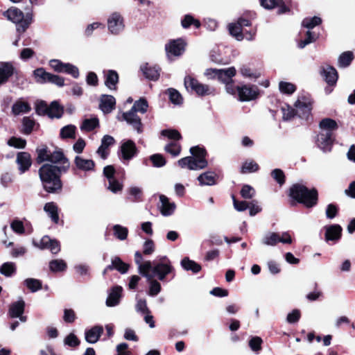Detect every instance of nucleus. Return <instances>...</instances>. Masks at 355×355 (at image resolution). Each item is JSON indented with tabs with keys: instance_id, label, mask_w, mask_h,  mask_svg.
<instances>
[{
	"instance_id": "f257e3e1",
	"label": "nucleus",
	"mask_w": 355,
	"mask_h": 355,
	"mask_svg": "<svg viewBox=\"0 0 355 355\" xmlns=\"http://www.w3.org/2000/svg\"><path fill=\"white\" fill-rule=\"evenodd\" d=\"M58 166L50 164L42 165L39 169V175L45 191L49 193H58L62 189V182Z\"/></svg>"
},
{
	"instance_id": "f03ea898",
	"label": "nucleus",
	"mask_w": 355,
	"mask_h": 355,
	"mask_svg": "<svg viewBox=\"0 0 355 355\" xmlns=\"http://www.w3.org/2000/svg\"><path fill=\"white\" fill-rule=\"evenodd\" d=\"M289 196L307 208H311L318 203V191L315 188L309 189L301 184H295L290 188Z\"/></svg>"
},
{
	"instance_id": "7ed1b4c3",
	"label": "nucleus",
	"mask_w": 355,
	"mask_h": 355,
	"mask_svg": "<svg viewBox=\"0 0 355 355\" xmlns=\"http://www.w3.org/2000/svg\"><path fill=\"white\" fill-rule=\"evenodd\" d=\"M190 153L192 154V156H188L178 160V165L181 168L198 171L207 166L208 162L205 159L206 151L204 148L198 146L191 147Z\"/></svg>"
},
{
	"instance_id": "20e7f679",
	"label": "nucleus",
	"mask_w": 355,
	"mask_h": 355,
	"mask_svg": "<svg viewBox=\"0 0 355 355\" xmlns=\"http://www.w3.org/2000/svg\"><path fill=\"white\" fill-rule=\"evenodd\" d=\"M150 270L153 272L154 275H156L159 280L163 281L168 275L174 270V268L168 257L163 256L160 257L157 261L153 262V266H152Z\"/></svg>"
},
{
	"instance_id": "39448f33",
	"label": "nucleus",
	"mask_w": 355,
	"mask_h": 355,
	"mask_svg": "<svg viewBox=\"0 0 355 355\" xmlns=\"http://www.w3.org/2000/svg\"><path fill=\"white\" fill-rule=\"evenodd\" d=\"M184 83L187 91L195 92L198 96L209 95L214 92L208 85L200 83L189 75L185 76Z\"/></svg>"
},
{
	"instance_id": "423d86ee",
	"label": "nucleus",
	"mask_w": 355,
	"mask_h": 355,
	"mask_svg": "<svg viewBox=\"0 0 355 355\" xmlns=\"http://www.w3.org/2000/svg\"><path fill=\"white\" fill-rule=\"evenodd\" d=\"M3 15L10 21L19 24L17 27L18 32L23 33L28 28L30 21L28 19H24V13L21 10L15 7H12L3 12Z\"/></svg>"
},
{
	"instance_id": "0eeeda50",
	"label": "nucleus",
	"mask_w": 355,
	"mask_h": 355,
	"mask_svg": "<svg viewBox=\"0 0 355 355\" xmlns=\"http://www.w3.org/2000/svg\"><path fill=\"white\" fill-rule=\"evenodd\" d=\"M237 96L241 101H249L254 99L258 96V89L254 85H244L237 86Z\"/></svg>"
},
{
	"instance_id": "6e6552de",
	"label": "nucleus",
	"mask_w": 355,
	"mask_h": 355,
	"mask_svg": "<svg viewBox=\"0 0 355 355\" xmlns=\"http://www.w3.org/2000/svg\"><path fill=\"white\" fill-rule=\"evenodd\" d=\"M49 162L53 164H60V166H58V171H60V173H66L70 166V163L68 159L64 156L61 150H55L53 153L51 152Z\"/></svg>"
},
{
	"instance_id": "1a4fd4ad",
	"label": "nucleus",
	"mask_w": 355,
	"mask_h": 355,
	"mask_svg": "<svg viewBox=\"0 0 355 355\" xmlns=\"http://www.w3.org/2000/svg\"><path fill=\"white\" fill-rule=\"evenodd\" d=\"M107 28L112 34H119L124 28L123 19L118 12L112 13L107 19Z\"/></svg>"
},
{
	"instance_id": "9d476101",
	"label": "nucleus",
	"mask_w": 355,
	"mask_h": 355,
	"mask_svg": "<svg viewBox=\"0 0 355 355\" xmlns=\"http://www.w3.org/2000/svg\"><path fill=\"white\" fill-rule=\"evenodd\" d=\"M143 257L139 252H136L135 254V261L138 266L139 272L147 279H151L153 275L150 273L152 268V263L150 261H146L142 263Z\"/></svg>"
},
{
	"instance_id": "9b49d317",
	"label": "nucleus",
	"mask_w": 355,
	"mask_h": 355,
	"mask_svg": "<svg viewBox=\"0 0 355 355\" xmlns=\"http://www.w3.org/2000/svg\"><path fill=\"white\" fill-rule=\"evenodd\" d=\"M185 44L181 39L170 41L165 46L166 55L168 58L171 56H179L184 51Z\"/></svg>"
},
{
	"instance_id": "f8f14e48",
	"label": "nucleus",
	"mask_w": 355,
	"mask_h": 355,
	"mask_svg": "<svg viewBox=\"0 0 355 355\" xmlns=\"http://www.w3.org/2000/svg\"><path fill=\"white\" fill-rule=\"evenodd\" d=\"M315 142L318 147L323 152H329L334 142L333 135L330 133L320 132Z\"/></svg>"
},
{
	"instance_id": "ddd939ff",
	"label": "nucleus",
	"mask_w": 355,
	"mask_h": 355,
	"mask_svg": "<svg viewBox=\"0 0 355 355\" xmlns=\"http://www.w3.org/2000/svg\"><path fill=\"white\" fill-rule=\"evenodd\" d=\"M123 119L132 128L141 133L142 132V123L140 117L137 114V112L131 108L128 112L123 114Z\"/></svg>"
},
{
	"instance_id": "4468645a",
	"label": "nucleus",
	"mask_w": 355,
	"mask_h": 355,
	"mask_svg": "<svg viewBox=\"0 0 355 355\" xmlns=\"http://www.w3.org/2000/svg\"><path fill=\"white\" fill-rule=\"evenodd\" d=\"M16 163L18 165L20 174L24 173L29 170L32 164L30 154L26 152L18 153L16 157Z\"/></svg>"
},
{
	"instance_id": "2eb2a0df",
	"label": "nucleus",
	"mask_w": 355,
	"mask_h": 355,
	"mask_svg": "<svg viewBox=\"0 0 355 355\" xmlns=\"http://www.w3.org/2000/svg\"><path fill=\"white\" fill-rule=\"evenodd\" d=\"M137 147L132 140L123 142L121 146V157L123 160L129 161L137 154Z\"/></svg>"
},
{
	"instance_id": "dca6fc26",
	"label": "nucleus",
	"mask_w": 355,
	"mask_h": 355,
	"mask_svg": "<svg viewBox=\"0 0 355 355\" xmlns=\"http://www.w3.org/2000/svg\"><path fill=\"white\" fill-rule=\"evenodd\" d=\"M15 68L11 62H0V86L15 73Z\"/></svg>"
},
{
	"instance_id": "f3484780",
	"label": "nucleus",
	"mask_w": 355,
	"mask_h": 355,
	"mask_svg": "<svg viewBox=\"0 0 355 355\" xmlns=\"http://www.w3.org/2000/svg\"><path fill=\"white\" fill-rule=\"evenodd\" d=\"M105 85L110 90H116L119 82V75L114 70L103 71Z\"/></svg>"
},
{
	"instance_id": "a211bd4d",
	"label": "nucleus",
	"mask_w": 355,
	"mask_h": 355,
	"mask_svg": "<svg viewBox=\"0 0 355 355\" xmlns=\"http://www.w3.org/2000/svg\"><path fill=\"white\" fill-rule=\"evenodd\" d=\"M325 241H337L341 236L342 227L339 225H331L325 227Z\"/></svg>"
},
{
	"instance_id": "6ab92c4d",
	"label": "nucleus",
	"mask_w": 355,
	"mask_h": 355,
	"mask_svg": "<svg viewBox=\"0 0 355 355\" xmlns=\"http://www.w3.org/2000/svg\"><path fill=\"white\" fill-rule=\"evenodd\" d=\"M116 100L112 95L103 94L100 98V108L104 113H110L114 108Z\"/></svg>"
},
{
	"instance_id": "aec40b11",
	"label": "nucleus",
	"mask_w": 355,
	"mask_h": 355,
	"mask_svg": "<svg viewBox=\"0 0 355 355\" xmlns=\"http://www.w3.org/2000/svg\"><path fill=\"white\" fill-rule=\"evenodd\" d=\"M123 288L121 286H114L108 294L106 305L110 307L115 306L119 304Z\"/></svg>"
},
{
	"instance_id": "412c9836",
	"label": "nucleus",
	"mask_w": 355,
	"mask_h": 355,
	"mask_svg": "<svg viewBox=\"0 0 355 355\" xmlns=\"http://www.w3.org/2000/svg\"><path fill=\"white\" fill-rule=\"evenodd\" d=\"M103 333V327L100 325H96L91 329L85 331V340L89 343H96L99 340Z\"/></svg>"
},
{
	"instance_id": "4be33fe9",
	"label": "nucleus",
	"mask_w": 355,
	"mask_h": 355,
	"mask_svg": "<svg viewBox=\"0 0 355 355\" xmlns=\"http://www.w3.org/2000/svg\"><path fill=\"white\" fill-rule=\"evenodd\" d=\"M76 167L80 171L87 172L94 170L95 163L92 159H85L81 156H76L74 159Z\"/></svg>"
},
{
	"instance_id": "5701e85b",
	"label": "nucleus",
	"mask_w": 355,
	"mask_h": 355,
	"mask_svg": "<svg viewBox=\"0 0 355 355\" xmlns=\"http://www.w3.org/2000/svg\"><path fill=\"white\" fill-rule=\"evenodd\" d=\"M261 5L266 9H272L278 7V13L283 14L288 12V8L284 5L282 0H260Z\"/></svg>"
},
{
	"instance_id": "b1692460",
	"label": "nucleus",
	"mask_w": 355,
	"mask_h": 355,
	"mask_svg": "<svg viewBox=\"0 0 355 355\" xmlns=\"http://www.w3.org/2000/svg\"><path fill=\"white\" fill-rule=\"evenodd\" d=\"M161 202L160 211L163 216H168L173 214L175 209V204L170 202L168 198L164 195L159 196Z\"/></svg>"
},
{
	"instance_id": "393cba45",
	"label": "nucleus",
	"mask_w": 355,
	"mask_h": 355,
	"mask_svg": "<svg viewBox=\"0 0 355 355\" xmlns=\"http://www.w3.org/2000/svg\"><path fill=\"white\" fill-rule=\"evenodd\" d=\"M31 110V107L29 103L21 98L16 101L12 106V113L15 116L28 113Z\"/></svg>"
},
{
	"instance_id": "a878e982",
	"label": "nucleus",
	"mask_w": 355,
	"mask_h": 355,
	"mask_svg": "<svg viewBox=\"0 0 355 355\" xmlns=\"http://www.w3.org/2000/svg\"><path fill=\"white\" fill-rule=\"evenodd\" d=\"M319 127L320 132L330 133V135H333V131L337 130L338 125L335 120L325 118L320 122Z\"/></svg>"
},
{
	"instance_id": "bb28decb",
	"label": "nucleus",
	"mask_w": 355,
	"mask_h": 355,
	"mask_svg": "<svg viewBox=\"0 0 355 355\" xmlns=\"http://www.w3.org/2000/svg\"><path fill=\"white\" fill-rule=\"evenodd\" d=\"M25 302L22 299L11 304L8 314L11 318H18L23 314L24 311Z\"/></svg>"
},
{
	"instance_id": "cd10ccee",
	"label": "nucleus",
	"mask_w": 355,
	"mask_h": 355,
	"mask_svg": "<svg viewBox=\"0 0 355 355\" xmlns=\"http://www.w3.org/2000/svg\"><path fill=\"white\" fill-rule=\"evenodd\" d=\"M323 76L325 81L329 85H333L336 84L338 79L337 71L335 68L327 65L322 69Z\"/></svg>"
},
{
	"instance_id": "c85d7f7f",
	"label": "nucleus",
	"mask_w": 355,
	"mask_h": 355,
	"mask_svg": "<svg viewBox=\"0 0 355 355\" xmlns=\"http://www.w3.org/2000/svg\"><path fill=\"white\" fill-rule=\"evenodd\" d=\"M236 75V69L234 67H229L227 69H219L218 72V80L223 83L231 82L232 78Z\"/></svg>"
},
{
	"instance_id": "c756f323",
	"label": "nucleus",
	"mask_w": 355,
	"mask_h": 355,
	"mask_svg": "<svg viewBox=\"0 0 355 355\" xmlns=\"http://www.w3.org/2000/svg\"><path fill=\"white\" fill-rule=\"evenodd\" d=\"M216 175L213 171H207L198 177V180L201 186H212L216 184Z\"/></svg>"
},
{
	"instance_id": "7c9ffc66",
	"label": "nucleus",
	"mask_w": 355,
	"mask_h": 355,
	"mask_svg": "<svg viewBox=\"0 0 355 355\" xmlns=\"http://www.w3.org/2000/svg\"><path fill=\"white\" fill-rule=\"evenodd\" d=\"M44 210L55 223H58V208L55 203L53 202L46 203L44 207Z\"/></svg>"
},
{
	"instance_id": "2f4dec72",
	"label": "nucleus",
	"mask_w": 355,
	"mask_h": 355,
	"mask_svg": "<svg viewBox=\"0 0 355 355\" xmlns=\"http://www.w3.org/2000/svg\"><path fill=\"white\" fill-rule=\"evenodd\" d=\"M141 71L146 78L156 80L159 76V69L155 67H150L147 64L141 67Z\"/></svg>"
},
{
	"instance_id": "473e14b6",
	"label": "nucleus",
	"mask_w": 355,
	"mask_h": 355,
	"mask_svg": "<svg viewBox=\"0 0 355 355\" xmlns=\"http://www.w3.org/2000/svg\"><path fill=\"white\" fill-rule=\"evenodd\" d=\"M50 73L46 71L44 68L40 67L35 69L33 76L36 83L39 84H45L48 83Z\"/></svg>"
},
{
	"instance_id": "72a5a7b5",
	"label": "nucleus",
	"mask_w": 355,
	"mask_h": 355,
	"mask_svg": "<svg viewBox=\"0 0 355 355\" xmlns=\"http://www.w3.org/2000/svg\"><path fill=\"white\" fill-rule=\"evenodd\" d=\"M64 112L63 107L57 101H53L49 105V116L50 118H60Z\"/></svg>"
},
{
	"instance_id": "f704fd0d",
	"label": "nucleus",
	"mask_w": 355,
	"mask_h": 355,
	"mask_svg": "<svg viewBox=\"0 0 355 355\" xmlns=\"http://www.w3.org/2000/svg\"><path fill=\"white\" fill-rule=\"evenodd\" d=\"M181 266L186 270H191L194 273H197L201 270V266L198 263L190 260L188 257L182 260Z\"/></svg>"
},
{
	"instance_id": "c9c22d12",
	"label": "nucleus",
	"mask_w": 355,
	"mask_h": 355,
	"mask_svg": "<svg viewBox=\"0 0 355 355\" xmlns=\"http://www.w3.org/2000/svg\"><path fill=\"white\" fill-rule=\"evenodd\" d=\"M279 234L276 232H268L262 239V243L266 245L275 246L279 243Z\"/></svg>"
},
{
	"instance_id": "e433bc0d",
	"label": "nucleus",
	"mask_w": 355,
	"mask_h": 355,
	"mask_svg": "<svg viewBox=\"0 0 355 355\" xmlns=\"http://www.w3.org/2000/svg\"><path fill=\"white\" fill-rule=\"evenodd\" d=\"M229 31L231 35H232L238 41H241L244 39L243 31L241 28V25L237 23L230 24L229 25Z\"/></svg>"
},
{
	"instance_id": "4c0bfd02",
	"label": "nucleus",
	"mask_w": 355,
	"mask_h": 355,
	"mask_svg": "<svg viewBox=\"0 0 355 355\" xmlns=\"http://www.w3.org/2000/svg\"><path fill=\"white\" fill-rule=\"evenodd\" d=\"M37 157V162L40 164L44 162H49L50 155H51V151L48 149V148L45 146H42L41 147H39L36 150Z\"/></svg>"
},
{
	"instance_id": "58836bf2",
	"label": "nucleus",
	"mask_w": 355,
	"mask_h": 355,
	"mask_svg": "<svg viewBox=\"0 0 355 355\" xmlns=\"http://www.w3.org/2000/svg\"><path fill=\"white\" fill-rule=\"evenodd\" d=\"M67 268V264L62 259H55L49 262V269L53 272L64 271Z\"/></svg>"
},
{
	"instance_id": "ea45409f",
	"label": "nucleus",
	"mask_w": 355,
	"mask_h": 355,
	"mask_svg": "<svg viewBox=\"0 0 355 355\" xmlns=\"http://www.w3.org/2000/svg\"><path fill=\"white\" fill-rule=\"evenodd\" d=\"M16 271V266L13 262H6L0 267V273L6 277L12 276Z\"/></svg>"
},
{
	"instance_id": "a19ab883",
	"label": "nucleus",
	"mask_w": 355,
	"mask_h": 355,
	"mask_svg": "<svg viewBox=\"0 0 355 355\" xmlns=\"http://www.w3.org/2000/svg\"><path fill=\"white\" fill-rule=\"evenodd\" d=\"M322 23V19L319 17H306L303 19L302 25L311 31L315 26L320 25Z\"/></svg>"
},
{
	"instance_id": "79ce46f5",
	"label": "nucleus",
	"mask_w": 355,
	"mask_h": 355,
	"mask_svg": "<svg viewBox=\"0 0 355 355\" xmlns=\"http://www.w3.org/2000/svg\"><path fill=\"white\" fill-rule=\"evenodd\" d=\"M148 107V104L147 101L144 98H141L139 100L136 101L134 103L132 109L134 110L136 112H139L141 114H145L147 112Z\"/></svg>"
},
{
	"instance_id": "37998d69",
	"label": "nucleus",
	"mask_w": 355,
	"mask_h": 355,
	"mask_svg": "<svg viewBox=\"0 0 355 355\" xmlns=\"http://www.w3.org/2000/svg\"><path fill=\"white\" fill-rule=\"evenodd\" d=\"M353 60V53L350 51L343 53L338 58V65L340 67L349 66Z\"/></svg>"
},
{
	"instance_id": "c03bdc74",
	"label": "nucleus",
	"mask_w": 355,
	"mask_h": 355,
	"mask_svg": "<svg viewBox=\"0 0 355 355\" xmlns=\"http://www.w3.org/2000/svg\"><path fill=\"white\" fill-rule=\"evenodd\" d=\"M114 235L119 240L123 241L126 239L128 234V228L120 225L113 226Z\"/></svg>"
},
{
	"instance_id": "a18cd8bd",
	"label": "nucleus",
	"mask_w": 355,
	"mask_h": 355,
	"mask_svg": "<svg viewBox=\"0 0 355 355\" xmlns=\"http://www.w3.org/2000/svg\"><path fill=\"white\" fill-rule=\"evenodd\" d=\"M98 125V119L97 118L85 119L81 125V130L87 132L92 131Z\"/></svg>"
},
{
	"instance_id": "49530a36",
	"label": "nucleus",
	"mask_w": 355,
	"mask_h": 355,
	"mask_svg": "<svg viewBox=\"0 0 355 355\" xmlns=\"http://www.w3.org/2000/svg\"><path fill=\"white\" fill-rule=\"evenodd\" d=\"M76 128L73 125H67L60 130V137L62 139L74 138Z\"/></svg>"
},
{
	"instance_id": "de8ad7c7",
	"label": "nucleus",
	"mask_w": 355,
	"mask_h": 355,
	"mask_svg": "<svg viewBox=\"0 0 355 355\" xmlns=\"http://www.w3.org/2000/svg\"><path fill=\"white\" fill-rule=\"evenodd\" d=\"M164 150L172 156H178L181 152L180 145L176 142H171L164 147Z\"/></svg>"
},
{
	"instance_id": "09e8293b",
	"label": "nucleus",
	"mask_w": 355,
	"mask_h": 355,
	"mask_svg": "<svg viewBox=\"0 0 355 355\" xmlns=\"http://www.w3.org/2000/svg\"><path fill=\"white\" fill-rule=\"evenodd\" d=\"M295 105L296 107V114L300 115L302 112V114L304 115H309L310 113L311 107L309 104L298 100L296 101Z\"/></svg>"
},
{
	"instance_id": "8fccbe9b",
	"label": "nucleus",
	"mask_w": 355,
	"mask_h": 355,
	"mask_svg": "<svg viewBox=\"0 0 355 355\" xmlns=\"http://www.w3.org/2000/svg\"><path fill=\"white\" fill-rule=\"evenodd\" d=\"M182 26L184 28H189L191 24H193L196 28H200L201 24L198 19H195L191 15H186L182 20Z\"/></svg>"
},
{
	"instance_id": "3c124183",
	"label": "nucleus",
	"mask_w": 355,
	"mask_h": 355,
	"mask_svg": "<svg viewBox=\"0 0 355 355\" xmlns=\"http://www.w3.org/2000/svg\"><path fill=\"white\" fill-rule=\"evenodd\" d=\"M169 99L173 104L180 105L182 102V98L179 92L175 89L170 88L167 90Z\"/></svg>"
},
{
	"instance_id": "603ef678",
	"label": "nucleus",
	"mask_w": 355,
	"mask_h": 355,
	"mask_svg": "<svg viewBox=\"0 0 355 355\" xmlns=\"http://www.w3.org/2000/svg\"><path fill=\"white\" fill-rule=\"evenodd\" d=\"M306 39L301 40L298 43V47L300 49L304 48L306 45L313 42L318 38V35L313 33L311 31L308 30L306 33Z\"/></svg>"
},
{
	"instance_id": "864d4df0",
	"label": "nucleus",
	"mask_w": 355,
	"mask_h": 355,
	"mask_svg": "<svg viewBox=\"0 0 355 355\" xmlns=\"http://www.w3.org/2000/svg\"><path fill=\"white\" fill-rule=\"evenodd\" d=\"M24 284L32 292H35L42 288L41 282L36 279L28 278L24 281Z\"/></svg>"
},
{
	"instance_id": "5fc2aeb1",
	"label": "nucleus",
	"mask_w": 355,
	"mask_h": 355,
	"mask_svg": "<svg viewBox=\"0 0 355 355\" xmlns=\"http://www.w3.org/2000/svg\"><path fill=\"white\" fill-rule=\"evenodd\" d=\"M259 170V165L254 161L245 162L241 168L242 173H253Z\"/></svg>"
},
{
	"instance_id": "6e6d98bb",
	"label": "nucleus",
	"mask_w": 355,
	"mask_h": 355,
	"mask_svg": "<svg viewBox=\"0 0 355 355\" xmlns=\"http://www.w3.org/2000/svg\"><path fill=\"white\" fill-rule=\"evenodd\" d=\"M279 89L282 93L291 94L295 91L296 87L291 83L281 81L279 84Z\"/></svg>"
},
{
	"instance_id": "4d7b16f0",
	"label": "nucleus",
	"mask_w": 355,
	"mask_h": 355,
	"mask_svg": "<svg viewBox=\"0 0 355 355\" xmlns=\"http://www.w3.org/2000/svg\"><path fill=\"white\" fill-rule=\"evenodd\" d=\"M113 264L114 269L117 270L122 274L125 273L129 268V265L123 262L119 257H114L113 259Z\"/></svg>"
},
{
	"instance_id": "13d9d810",
	"label": "nucleus",
	"mask_w": 355,
	"mask_h": 355,
	"mask_svg": "<svg viewBox=\"0 0 355 355\" xmlns=\"http://www.w3.org/2000/svg\"><path fill=\"white\" fill-rule=\"evenodd\" d=\"M241 195L243 198L251 199L255 196V190L248 184H245L241 190Z\"/></svg>"
},
{
	"instance_id": "bf43d9fd",
	"label": "nucleus",
	"mask_w": 355,
	"mask_h": 355,
	"mask_svg": "<svg viewBox=\"0 0 355 355\" xmlns=\"http://www.w3.org/2000/svg\"><path fill=\"white\" fill-rule=\"evenodd\" d=\"M135 309L138 313L141 314L150 313V310L147 306L146 300L144 299H137Z\"/></svg>"
},
{
	"instance_id": "052dcab7",
	"label": "nucleus",
	"mask_w": 355,
	"mask_h": 355,
	"mask_svg": "<svg viewBox=\"0 0 355 355\" xmlns=\"http://www.w3.org/2000/svg\"><path fill=\"white\" fill-rule=\"evenodd\" d=\"M51 239L48 236H43L40 241H33V244L41 249H48L49 244H51Z\"/></svg>"
},
{
	"instance_id": "680f3d73",
	"label": "nucleus",
	"mask_w": 355,
	"mask_h": 355,
	"mask_svg": "<svg viewBox=\"0 0 355 355\" xmlns=\"http://www.w3.org/2000/svg\"><path fill=\"white\" fill-rule=\"evenodd\" d=\"M262 339L259 336H254L249 340V346L253 352H259L261 349Z\"/></svg>"
},
{
	"instance_id": "e2e57ef3",
	"label": "nucleus",
	"mask_w": 355,
	"mask_h": 355,
	"mask_svg": "<svg viewBox=\"0 0 355 355\" xmlns=\"http://www.w3.org/2000/svg\"><path fill=\"white\" fill-rule=\"evenodd\" d=\"M107 189L111 191L112 193H117L121 191L123 189V184L120 183L118 180L114 179H110L108 182Z\"/></svg>"
},
{
	"instance_id": "0e129e2a",
	"label": "nucleus",
	"mask_w": 355,
	"mask_h": 355,
	"mask_svg": "<svg viewBox=\"0 0 355 355\" xmlns=\"http://www.w3.org/2000/svg\"><path fill=\"white\" fill-rule=\"evenodd\" d=\"M26 141L21 138L11 137L8 141V144L17 148H24L26 146Z\"/></svg>"
},
{
	"instance_id": "69168bd1",
	"label": "nucleus",
	"mask_w": 355,
	"mask_h": 355,
	"mask_svg": "<svg viewBox=\"0 0 355 355\" xmlns=\"http://www.w3.org/2000/svg\"><path fill=\"white\" fill-rule=\"evenodd\" d=\"M67 63H64L59 60H51L49 61L50 67L53 69L55 71L62 73L64 72V68Z\"/></svg>"
},
{
	"instance_id": "338daca9",
	"label": "nucleus",
	"mask_w": 355,
	"mask_h": 355,
	"mask_svg": "<svg viewBox=\"0 0 355 355\" xmlns=\"http://www.w3.org/2000/svg\"><path fill=\"white\" fill-rule=\"evenodd\" d=\"M271 175L274 180H275L277 183L280 185H282L285 182V175L284 172L279 168L274 169L271 172Z\"/></svg>"
},
{
	"instance_id": "774afa93",
	"label": "nucleus",
	"mask_w": 355,
	"mask_h": 355,
	"mask_svg": "<svg viewBox=\"0 0 355 355\" xmlns=\"http://www.w3.org/2000/svg\"><path fill=\"white\" fill-rule=\"evenodd\" d=\"M150 159L152 161L153 166L155 167H162L166 164L164 157L160 154H155L150 156Z\"/></svg>"
}]
</instances>
